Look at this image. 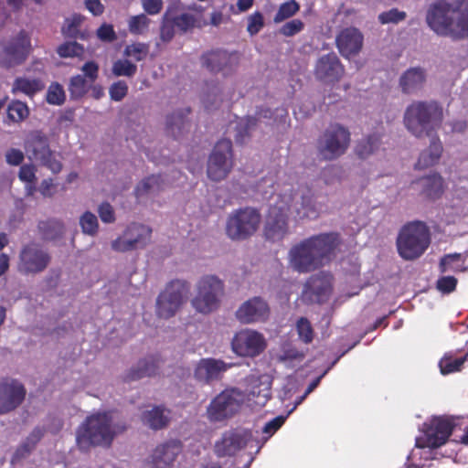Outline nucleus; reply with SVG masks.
Masks as SVG:
<instances>
[{
	"mask_svg": "<svg viewBox=\"0 0 468 468\" xmlns=\"http://www.w3.org/2000/svg\"><path fill=\"white\" fill-rule=\"evenodd\" d=\"M339 241L336 232L320 233L304 239L290 249V266L300 273L319 270L331 261Z\"/></svg>",
	"mask_w": 468,
	"mask_h": 468,
	"instance_id": "f257e3e1",
	"label": "nucleus"
},
{
	"mask_svg": "<svg viewBox=\"0 0 468 468\" xmlns=\"http://www.w3.org/2000/svg\"><path fill=\"white\" fill-rule=\"evenodd\" d=\"M428 27L453 40L468 37V0H436L426 12Z\"/></svg>",
	"mask_w": 468,
	"mask_h": 468,
	"instance_id": "f03ea898",
	"label": "nucleus"
},
{
	"mask_svg": "<svg viewBox=\"0 0 468 468\" xmlns=\"http://www.w3.org/2000/svg\"><path fill=\"white\" fill-rule=\"evenodd\" d=\"M442 119L443 111L438 102L418 101L407 107L403 122L411 134L420 138L431 136L441 125Z\"/></svg>",
	"mask_w": 468,
	"mask_h": 468,
	"instance_id": "7ed1b4c3",
	"label": "nucleus"
},
{
	"mask_svg": "<svg viewBox=\"0 0 468 468\" xmlns=\"http://www.w3.org/2000/svg\"><path fill=\"white\" fill-rule=\"evenodd\" d=\"M114 438L112 418L108 413H96L86 418L76 431V442L80 451L93 446H110Z\"/></svg>",
	"mask_w": 468,
	"mask_h": 468,
	"instance_id": "20e7f679",
	"label": "nucleus"
},
{
	"mask_svg": "<svg viewBox=\"0 0 468 468\" xmlns=\"http://www.w3.org/2000/svg\"><path fill=\"white\" fill-rule=\"evenodd\" d=\"M397 249L399 256L407 261L420 258L431 244V232L422 221H411L405 224L397 238Z\"/></svg>",
	"mask_w": 468,
	"mask_h": 468,
	"instance_id": "39448f33",
	"label": "nucleus"
},
{
	"mask_svg": "<svg viewBox=\"0 0 468 468\" xmlns=\"http://www.w3.org/2000/svg\"><path fill=\"white\" fill-rule=\"evenodd\" d=\"M261 223V214L257 208L234 209L227 218L225 233L232 241H244L256 234Z\"/></svg>",
	"mask_w": 468,
	"mask_h": 468,
	"instance_id": "423d86ee",
	"label": "nucleus"
},
{
	"mask_svg": "<svg viewBox=\"0 0 468 468\" xmlns=\"http://www.w3.org/2000/svg\"><path fill=\"white\" fill-rule=\"evenodd\" d=\"M350 142L351 134L347 128L331 123L317 139V154L324 161L335 160L347 151Z\"/></svg>",
	"mask_w": 468,
	"mask_h": 468,
	"instance_id": "0eeeda50",
	"label": "nucleus"
},
{
	"mask_svg": "<svg viewBox=\"0 0 468 468\" xmlns=\"http://www.w3.org/2000/svg\"><path fill=\"white\" fill-rule=\"evenodd\" d=\"M224 293V283L216 275H204L197 283V294L192 299V306L204 314H210L219 306Z\"/></svg>",
	"mask_w": 468,
	"mask_h": 468,
	"instance_id": "6e6552de",
	"label": "nucleus"
},
{
	"mask_svg": "<svg viewBox=\"0 0 468 468\" xmlns=\"http://www.w3.org/2000/svg\"><path fill=\"white\" fill-rule=\"evenodd\" d=\"M51 254L39 242L30 241L21 247L17 271L24 275H36L45 271L51 263Z\"/></svg>",
	"mask_w": 468,
	"mask_h": 468,
	"instance_id": "1a4fd4ad",
	"label": "nucleus"
},
{
	"mask_svg": "<svg viewBox=\"0 0 468 468\" xmlns=\"http://www.w3.org/2000/svg\"><path fill=\"white\" fill-rule=\"evenodd\" d=\"M190 291V284L182 280L170 282L156 300V314L168 319L174 316L184 303Z\"/></svg>",
	"mask_w": 468,
	"mask_h": 468,
	"instance_id": "9d476101",
	"label": "nucleus"
},
{
	"mask_svg": "<svg viewBox=\"0 0 468 468\" xmlns=\"http://www.w3.org/2000/svg\"><path fill=\"white\" fill-rule=\"evenodd\" d=\"M25 149L30 159L39 162L55 174L61 171L62 164L56 159L49 147L48 138L42 132H32L25 143Z\"/></svg>",
	"mask_w": 468,
	"mask_h": 468,
	"instance_id": "9b49d317",
	"label": "nucleus"
},
{
	"mask_svg": "<svg viewBox=\"0 0 468 468\" xmlns=\"http://www.w3.org/2000/svg\"><path fill=\"white\" fill-rule=\"evenodd\" d=\"M240 57L238 51L215 48L203 53L200 61L209 72L221 73L224 77H229L239 69Z\"/></svg>",
	"mask_w": 468,
	"mask_h": 468,
	"instance_id": "f8f14e48",
	"label": "nucleus"
},
{
	"mask_svg": "<svg viewBox=\"0 0 468 468\" xmlns=\"http://www.w3.org/2000/svg\"><path fill=\"white\" fill-rule=\"evenodd\" d=\"M232 165V143L229 139H221L209 156L207 176L213 181H220L227 177Z\"/></svg>",
	"mask_w": 468,
	"mask_h": 468,
	"instance_id": "ddd939ff",
	"label": "nucleus"
},
{
	"mask_svg": "<svg viewBox=\"0 0 468 468\" xmlns=\"http://www.w3.org/2000/svg\"><path fill=\"white\" fill-rule=\"evenodd\" d=\"M152 229L140 223H131L123 234L112 241V249L117 252H126L144 248L150 241Z\"/></svg>",
	"mask_w": 468,
	"mask_h": 468,
	"instance_id": "4468645a",
	"label": "nucleus"
},
{
	"mask_svg": "<svg viewBox=\"0 0 468 468\" xmlns=\"http://www.w3.org/2000/svg\"><path fill=\"white\" fill-rule=\"evenodd\" d=\"M266 340L262 334L243 329L237 332L231 341L232 351L239 356L255 357L266 348Z\"/></svg>",
	"mask_w": 468,
	"mask_h": 468,
	"instance_id": "2eb2a0df",
	"label": "nucleus"
},
{
	"mask_svg": "<svg viewBox=\"0 0 468 468\" xmlns=\"http://www.w3.org/2000/svg\"><path fill=\"white\" fill-rule=\"evenodd\" d=\"M333 276L329 272L320 271L308 278L303 291V300L306 303H326L333 291Z\"/></svg>",
	"mask_w": 468,
	"mask_h": 468,
	"instance_id": "dca6fc26",
	"label": "nucleus"
},
{
	"mask_svg": "<svg viewBox=\"0 0 468 468\" xmlns=\"http://www.w3.org/2000/svg\"><path fill=\"white\" fill-rule=\"evenodd\" d=\"M30 49V37L25 30H21L5 45L4 58L0 60V66L9 69L22 64L27 59Z\"/></svg>",
	"mask_w": 468,
	"mask_h": 468,
	"instance_id": "f3484780",
	"label": "nucleus"
},
{
	"mask_svg": "<svg viewBox=\"0 0 468 468\" xmlns=\"http://www.w3.org/2000/svg\"><path fill=\"white\" fill-rule=\"evenodd\" d=\"M239 409V401L232 393L225 390L210 401L207 408V417L211 422H220L232 418Z\"/></svg>",
	"mask_w": 468,
	"mask_h": 468,
	"instance_id": "a211bd4d",
	"label": "nucleus"
},
{
	"mask_svg": "<svg viewBox=\"0 0 468 468\" xmlns=\"http://www.w3.org/2000/svg\"><path fill=\"white\" fill-rule=\"evenodd\" d=\"M27 390L16 379L5 378L0 382V415L15 410L25 400Z\"/></svg>",
	"mask_w": 468,
	"mask_h": 468,
	"instance_id": "6ab92c4d",
	"label": "nucleus"
},
{
	"mask_svg": "<svg viewBox=\"0 0 468 468\" xmlns=\"http://www.w3.org/2000/svg\"><path fill=\"white\" fill-rule=\"evenodd\" d=\"M252 439L249 430L235 429L225 431L215 444V453L218 457L232 456L247 446Z\"/></svg>",
	"mask_w": 468,
	"mask_h": 468,
	"instance_id": "aec40b11",
	"label": "nucleus"
},
{
	"mask_svg": "<svg viewBox=\"0 0 468 468\" xmlns=\"http://www.w3.org/2000/svg\"><path fill=\"white\" fill-rule=\"evenodd\" d=\"M289 207L271 206L264 226V236L271 241L282 240L288 233Z\"/></svg>",
	"mask_w": 468,
	"mask_h": 468,
	"instance_id": "412c9836",
	"label": "nucleus"
},
{
	"mask_svg": "<svg viewBox=\"0 0 468 468\" xmlns=\"http://www.w3.org/2000/svg\"><path fill=\"white\" fill-rule=\"evenodd\" d=\"M454 423L448 418L433 419L425 431V445L436 449L445 444L452 435Z\"/></svg>",
	"mask_w": 468,
	"mask_h": 468,
	"instance_id": "4be33fe9",
	"label": "nucleus"
},
{
	"mask_svg": "<svg viewBox=\"0 0 468 468\" xmlns=\"http://www.w3.org/2000/svg\"><path fill=\"white\" fill-rule=\"evenodd\" d=\"M345 72L344 66L335 53L322 56L316 62L314 74L322 81L337 82Z\"/></svg>",
	"mask_w": 468,
	"mask_h": 468,
	"instance_id": "5701e85b",
	"label": "nucleus"
},
{
	"mask_svg": "<svg viewBox=\"0 0 468 468\" xmlns=\"http://www.w3.org/2000/svg\"><path fill=\"white\" fill-rule=\"evenodd\" d=\"M229 368L227 363L216 358H202L197 364L194 370V378L202 384H210L221 378V376Z\"/></svg>",
	"mask_w": 468,
	"mask_h": 468,
	"instance_id": "b1692460",
	"label": "nucleus"
},
{
	"mask_svg": "<svg viewBox=\"0 0 468 468\" xmlns=\"http://www.w3.org/2000/svg\"><path fill=\"white\" fill-rule=\"evenodd\" d=\"M268 314L269 306L261 297L248 300L236 312L238 320L243 324L263 321Z\"/></svg>",
	"mask_w": 468,
	"mask_h": 468,
	"instance_id": "393cba45",
	"label": "nucleus"
},
{
	"mask_svg": "<svg viewBox=\"0 0 468 468\" xmlns=\"http://www.w3.org/2000/svg\"><path fill=\"white\" fill-rule=\"evenodd\" d=\"M363 35L356 27L343 29L336 37V46L343 57L357 54L363 46Z\"/></svg>",
	"mask_w": 468,
	"mask_h": 468,
	"instance_id": "a878e982",
	"label": "nucleus"
},
{
	"mask_svg": "<svg viewBox=\"0 0 468 468\" xmlns=\"http://www.w3.org/2000/svg\"><path fill=\"white\" fill-rule=\"evenodd\" d=\"M272 112L270 108L259 107L255 116H247L236 124L235 142L243 144L250 136V132L255 129L260 119H271Z\"/></svg>",
	"mask_w": 468,
	"mask_h": 468,
	"instance_id": "bb28decb",
	"label": "nucleus"
},
{
	"mask_svg": "<svg viewBox=\"0 0 468 468\" xmlns=\"http://www.w3.org/2000/svg\"><path fill=\"white\" fill-rule=\"evenodd\" d=\"M181 449L176 442L157 446L152 454V468H171Z\"/></svg>",
	"mask_w": 468,
	"mask_h": 468,
	"instance_id": "cd10ccee",
	"label": "nucleus"
},
{
	"mask_svg": "<svg viewBox=\"0 0 468 468\" xmlns=\"http://www.w3.org/2000/svg\"><path fill=\"white\" fill-rule=\"evenodd\" d=\"M418 183L421 186V195L429 200L440 198L444 192V180L439 173H431L420 177Z\"/></svg>",
	"mask_w": 468,
	"mask_h": 468,
	"instance_id": "c85d7f7f",
	"label": "nucleus"
},
{
	"mask_svg": "<svg viewBox=\"0 0 468 468\" xmlns=\"http://www.w3.org/2000/svg\"><path fill=\"white\" fill-rule=\"evenodd\" d=\"M160 359L156 356H150L140 360L136 367H132L125 375V381L139 380L145 377L154 376L159 369Z\"/></svg>",
	"mask_w": 468,
	"mask_h": 468,
	"instance_id": "c756f323",
	"label": "nucleus"
},
{
	"mask_svg": "<svg viewBox=\"0 0 468 468\" xmlns=\"http://www.w3.org/2000/svg\"><path fill=\"white\" fill-rule=\"evenodd\" d=\"M190 113V109L179 110L166 118L165 130L168 135L175 139L180 138L185 131L190 127V123L187 120V115Z\"/></svg>",
	"mask_w": 468,
	"mask_h": 468,
	"instance_id": "7c9ffc66",
	"label": "nucleus"
},
{
	"mask_svg": "<svg viewBox=\"0 0 468 468\" xmlns=\"http://www.w3.org/2000/svg\"><path fill=\"white\" fill-rule=\"evenodd\" d=\"M442 154V144L438 137L432 138L428 149L422 151L415 164V168L421 170L435 165Z\"/></svg>",
	"mask_w": 468,
	"mask_h": 468,
	"instance_id": "2f4dec72",
	"label": "nucleus"
},
{
	"mask_svg": "<svg viewBox=\"0 0 468 468\" xmlns=\"http://www.w3.org/2000/svg\"><path fill=\"white\" fill-rule=\"evenodd\" d=\"M425 82L424 70L420 68L408 69L399 80L400 87L404 93H413L421 89Z\"/></svg>",
	"mask_w": 468,
	"mask_h": 468,
	"instance_id": "473e14b6",
	"label": "nucleus"
},
{
	"mask_svg": "<svg viewBox=\"0 0 468 468\" xmlns=\"http://www.w3.org/2000/svg\"><path fill=\"white\" fill-rule=\"evenodd\" d=\"M45 84L40 79H28L17 77L15 79L11 91L13 94L23 93L33 98L37 92L44 90Z\"/></svg>",
	"mask_w": 468,
	"mask_h": 468,
	"instance_id": "72a5a7b5",
	"label": "nucleus"
},
{
	"mask_svg": "<svg viewBox=\"0 0 468 468\" xmlns=\"http://www.w3.org/2000/svg\"><path fill=\"white\" fill-rule=\"evenodd\" d=\"M380 144L381 134L378 133H373L356 143L355 153L359 158L366 159L377 152L379 149Z\"/></svg>",
	"mask_w": 468,
	"mask_h": 468,
	"instance_id": "f704fd0d",
	"label": "nucleus"
},
{
	"mask_svg": "<svg viewBox=\"0 0 468 468\" xmlns=\"http://www.w3.org/2000/svg\"><path fill=\"white\" fill-rule=\"evenodd\" d=\"M271 382L268 380L262 381L258 378L252 382L251 388L249 392V399L259 406L263 407L271 399Z\"/></svg>",
	"mask_w": 468,
	"mask_h": 468,
	"instance_id": "c9c22d12",
	"label": "nucleus"
},
{
	"mask_svg": "<svg viewBox=\"0 0 468 468\" xmlns=\"http://www.w3.org/2000/svg\"><path fill=\"white\" fill-rule=\"evenodd\" d=\"M142 421L153 430H161L167 426L169 418L165 414L162 406H155L143 413Z\"/></svg>",
	"mask_w": 468,
	"mask_h": 468,
	"instance_id": "e433bc0d",
	"label": "nucleus"
},
{
	"mask_svg": "<svg viewBox=\"0 0 468 468\" xmlns=\"http://www.w3.org/2000/svg\"><path fill=\"white\" fill-rule=\"evenodd\" d=\"M466 270L465 258L461 253L446 254L441 258L439 262V271L441 273L464 272Z\"/></svg>",
	"mask_w": 468,
	"mask_h": 468,
	"instance_id": "4c0bfd02",
	"label": "nucleus"
},
{
	"mask_svg": "<svg viewBox=\"0 0 468 468\" xmlns=\"http://www.w3.org/2000/svg\"><path fill=\"white\" fill-rule=\"evenodd\" d=\"M38 231L45 240H54L61 237L64 232V225L58 219L40 221L37 225Z\"/></svg>",
	"mask_w": 468,
	"mask_h": 468,
	"instance_id": "58836bf2",
	"label": "nucleus"
},
{
	"mask_svg": "<svg viewBox=\"0 0 468 468\" xmlns=\"http://www.w3.org/2000/svg\"><path fill=\"white\" fill-rule=\"evenodd\" d=\"M84 20V16L80 14H74L71 17L66 18L62 27V34L69 38L85 39L86 36L80 31V27Z\"/></svg>",
	"mask_w": 468,
	"mask_h": 468,
	"instance_id": "ea45409f",
	"label": "nucleus"
},
{
	"mask_svg": "<svg viewBox=\"0 0 468 468\" xmlns=\"http://www.w3.org/2000/svg\"><path fill=\"white\" fill-rule=\"evenodd\" d=\"M90 84V81L82 75L78 74L71 77L68 87L70 99L78 101L83 98L89 90Z\"/></svg>",
	"mask_w": 468,
	"mask_h": 468,
	"instance_id": "a19ab883",
	"label": "nucleus"
},
{
	"mask_svg": "<svg viewBox=\"0 0 468 468\" xmlns=\"http://www.w3.org/2000/svg\"><path fill=\"white\" fill-rule=\"evenodd\" d=\"M29 115V109L26 102L18 100L12 101L7 106V119L12 122H21Z\"/></svg>",
	"mask_w": 468,
	"mask_h": 468,
	"instance_id": "79ce46f5",
	"label": "nucleus"
},
{
	"mask_svg": "<svg viewBox=\"0 0 468 468\" xmlns=\"http://www.w3.org/2000/svg\"><path fill=\"white\" fill-rule=\"evenodd\" d=\"M163 179L160 175H152L144 179L135 188L138 197L158 192L162 189Z\"/></svg>",
	"mask_w": 468,
	"mask_h": 468,
	"instance_id": "37998d69",
	"label": "nucleus"
},
{
	"mask_svg": "<svg viewBox=\"0 0 468 468\" xmlns=\"http://www.w3.org/2000/svg\"><path fill=\"white\" fill-rule=\"evenodd\" d=\"M300 10V4L295 0H288L280 5L273 22L278 24L296 15Z\"/></svg>",
	"mask_w": 468,
	"mask_h": 468,
	"instance_id": "c03bdc74",
	"label": "nucleus"
},
{
	"mask_svg": "<svg viewBox=\"0 0 468 468\" xmlns=\"http://www.w3.org/2000/svg\"><path fill=\"white\" fill-rule=\"evenodd\" d=\"M466 356L454 357L452 355H445L439 362L441 373L442 375L460 371L465 361Z\"/></svg>",
	"mask_w": 468,
	"mask_h": 468,
	"instance_id": "a18cd8bd",
	"label": "nucleus"
},
{
	"mask_svg": "<svg viewBox=\"0 0 468 468\" xmlns=\"http://www.w3.org/2000/svg\"><path fill=\"white\" fill-rule=\"evenodd\" d=\"M46 101L51 105H62L66 101L65 90L58 82H52L47 91Z\"/></svg>",
	"mask_w": 468,
	"mask_h": 468,
	"instance_id": "49530a36",
	"label": "nucleus"
},
{
	"mask_svg": "<svg viewBox=\"0 0 468 468\" xmlns=\"http://www.w3.org/2000/svg\"><path fill=\"white\" fill-rule=\"evenodd\" d=\"M149 53V45L146 43H133L127 45L124 48L123 54L126 57L133 58L135 61L144 59Z\"/></svg>",
	"mask_w": 468,
	"mask_h": 468,
	"instance_id": "de8ad7c7",
	"label": "nucleus"
},
{
	"mask_svg": "<svg viewBox=\"0 0 468 468\" xmlns=\"http://www.w3.org/2000/svg\"><path fill=\"white\" fill-rule=\"evenodd\" d=\"M150 19L144 14L133 16L128 21L129 31L133 35L144 34L149 27Z\"/></svg>",
	"mask_w": 468,
	"mask_h": 468,
	"instance_id": "09e8293b",
	"label": "nucleus"
},
{
	"mask_svg": "<svg viewBox=\"0 0 468 468\" xmlns=\"http://www.w3.org/2000/svg\"><path fill=\"white\" fill-rule=\"evenodd\" d=\"M80 225L82 232L90 236H95L99 229V222L97 217L90 212L86 211L80 218Z\"/></svg>",
	"mask_w": 468,
	"mask_h": 468,
	"instance_id": "8fccbe9b",
	"label": "nucleus"
},
{
	"mask_svg": "<svg viewBox=\"0 0 468 468\" xmlns=\"http://www.w3.org/2000/svg\"><path fill=\"white\" fill-rule=\"evenodd\" d=\"M296 331L299 339L304 344H310L314 340V329L310 321L305 317H301L296 323Z\"/></svg>",
	"mask_w": 468,
	"mask_h": 468,
	"instance_id": "3c124183",
	"label": "nucleus"
},
{
	"mask_svg": "<svg viewBox=\"0 0 468 468\" xmlns=\"http://www.w3.org/2000/svg\"><path fill=\"white\" fill-rule=\"evenodd\" d=\"M112 70L117 77H133L137 71V66L128 59H118L113 63Z\"/></svg>",
	"mask_w": 468,
	"mask_h": 468,
	"instance_id": "603ef678",
	"label": "nucleus"
},
{
	"mask_svg": "<svg viewBox=\"0 0 468 468\" xmlns=\"http://www.w3.org/2000/svg\"><path fill=\"white\" fill-rule=\"evenodd\" d=\"M57 52L61 58L80 57L84 52V48L76 41L66 42L58 48Z\"/></svg>",
	"mask_w": 468,
	"mask_h": 468,
	"instance_id": "864d4df0",
	"label": "nucleus"
},
{
	"mask_svg": "<svg viewBox=\"0 0 468 468\" xmlns=\"http://www.w3.org/2000/svg\"><path fill=\"white\" fill-rule=\"evenodd\" d=\"M407 17V14L404 11H400L398 8H391L388 11L382 12L378 15V21L382 25L386 24H398Z\"/></svg>",
	"mask_w": 468,
	"mask_h": 468,
	"instance_id": "5fc2aeb1",
	"label": "nucleus"
},
{
	"mask_svg": "<svg viewBox=\"0 0 468 468\" xmlns=\"http://www.w3.org/2000/svg\"><path fill=\"white\" fill-rule=\"evenodd\" d=\"M264 27L263 15L256 11L248 16L247 31L250 36L258 34Z\"/></svg>",
	"mask_w": 468,
	"mask_h": 468,
	"instance_id": "6e6d98bb",
	"label": "nucleus"
},
{
	"mask_svg": "<svg viewBox=\"0 0 468 468\" xmlns=\"http://www.w3.org/2000/svg\"><path fill=\"white\" fill-rule=\"evenodd\" d=\"M128 93V85L124 80L113 82L109 89V94L112 101H121Z\"/></svg>",
	"mask_w": 468,
	"mask_h": 468,
	"instance_id": "4d7b16f0",
	"label": "nucleus"
},
{
	"mask_svg": "<svg viewBox=\"0 0 468 468\" xmlns=\"http://www.w3.org/2000/svg\"><path fill=\"white\" fill-rule=\"evenodd\" d=\"M36 167L33 165H23L20 166L18 177L21 181L30 185L29 193L32 192V186L35 185L37 177H36Z\"/></svg>",
	"mask_w": 468,
	"mask_h": 468,
	"instance_id": "13d9d810",
	"label": "nucleus"
},
{
	"mask_svg": "<svg viewBox=\"0 0 468 468\" xmlns=\"http://www.w3.org/2000/svg\"><path fill=\"white\" fill-rule=\"evenodd\" d=\"M457 282L454 276H441L437 280L436 288L442 293H451L455 291Z\"/></svg>",
	"mask_w": 468,
	"mask_h": 468,
	"instance_id": "bf43d9fd",
	"label": "nucleus"
},
{
	"mask_svg": "<svg viewBox=\"0 0 468 468\" xmlns=\"http://www.w3.org/2000/svg\"><path fill=\"white\" fill-rule=\"evenodd\" d=\"M304 27V24L300 19H292L286 22L280 28V33L284 37H292L301 32Z\"/></svg>",
	"mask_w": 468,
	"mask_h": 468,
	"instance_id": "052dcab7",
	"label": "nucleus"
},
{
	"mask_svg": "<svg viewBox=\"0 0 468 468\" xmlns=\"http://www.w3.org/2000/svg\"><path fill=\"white\" fill-rule=\"evenodd\" d=\"M176 27L179 28L183 32H186L189 28L195 25V17L190 14H181L172 20Z\"/></svg>",
	"mask_w": 468,
	"mask_h": 468,
	"instance_id": "680f3d73",
	"label": "nucleus"
},
{
	"mask_svg": "<svg viewBox=\"0 0 468 468\" xmlns=\"http://www.w3.org/2000/svg\"><path fill=\"white\" fill-rule=\"evenodd\" d=\"M99 216L102 222L112 223L115 221V213L112 205L108 202H103L98 208Z\"/></svg>",
	"mask_w": 468,
	"mask_h": 468,
	"instance_id": "e2e57ef3",
	"label": "nucleus"
},
{
	"mask_svg": "<svg viewBox=\"0 0 468 468\" xmlns=\"http://www.w3.org/2000/svg\"><path fill=\"white\" fill-rule=\"evenodd\" d=\"M284 421L285 419L282 416L275 417L268 421L262 429V432L267 435L265 439L271 437L282 426Z\"/></svg>",
	"mask_w": 468,
	"mask_h": 468,
	"instance_id": "0e129e2a",
	"label": "nucleus"
},
{
	"mask_svg": "<svg viewBox=\"0 0 468 468\" xmlns=\"http://www.w3.org/2000/svg\"><path fill=\"white\" fill-rule=\"evenodd\" d=\"M81 70L84 72V77L90 81V83H93L99 76V66L94 61H88L84 63L81 68Z\"/></svg>",
	"mask_w": 468,
	"mask_h": 468,
	"instance_id": "69168bd1",
	"label": "nucleus"
},
{
	"mask_svg": "<svg viewBox=\"0 0 468 468\" xmlns=\"http://www.w3.org/2000/svg\"><path fill=\"white\" fill-rule=\"evenodd\" d=\"M97 36L101 40L106 42H112L116 39V34L113 27L109 24H102L97 29Z\"/></svg>",
	"mask_w": 468,
	"mask_h": 468,
	"instance_id": "338daca9",
	"label": "nucleus"
},
{
	"mask_svg": "<svg viewBox=\"0 0 468 468\" xmlns=\"http://www.w3.org/2000/svg\"><path fill=\"white\" fill-rule=\"evenodd\" d=\"M304 358V353L295 347L284 349L280 356L281 361H302Z\"/></svg>",
	"mask_w": 468,
	"mask_h": 468,
	"instance_id": "774afa93",
	"label": "nucleus"
}]
</instances>
